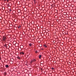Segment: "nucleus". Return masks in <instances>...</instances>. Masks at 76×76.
Instances as JSON below:
<instances>
[{
	"instance_id": "f257e3e1",
	"label": "nucleus",
	"mask_w": 76,
	"mask_h": 76,
	"mask_svg": "<svg viewBox=\"0 0 76 76\" xmlns=\"http://www.w3.org/2000/svg\"><path fill=\"white\" fill-rule=\"evenodd\" d=\"M5 67L7 68L9 67V65H5Z\"/></svg>"
},
{
	"instance_id": "f03ea898",
	"label": "nucleus",
	"mask_w": 76,
	"mask_h": 76,
	"mask_svg": "<svg viewBox=\"0 0 76 76\" xmlns=\"http://www.w3.org/2000/svg\"><path fill=\"white\" fill-rule=\"evenodd\" d=\"M41 57H42V56H41V55H39V58H41Z\"/></svg>"
},
{
	"instance_id": "7ed1b4c3",
	"label": "nucleus",
	"mask_w": 76,
	"mask_h": 76,
	"mask_svg": "<svg viewBox=\"0 0 76 76\" xmlns=\"http://www.w3.org/2000/svg\"><path fill=\"white\" fill-rule=\"evenodd\" d=\"M44 47H45L46 48H47V46L45 45H44Z\"/></svg>"
},
{
	"instance_id": "20e7f679",
	"label": "nucleus",
	"mask_w": 76,
	"mask_h": 76,
	"mask_svg": "<svg viewBox=\"0 0 76 76\" xmlns=\"http://www.w3.org/2000/svg\"><path fill=\"white\" fill-rule=\"evenodd\" d=\"M29 46H30V47H31L32 46V44L31 43H30L29 44Z\"/></svg>"
},
{
	"instance_id": "39448f33",
	"label": "nucleus",
	"mask_w": 76,
	"mask_h": 76,
	"mask_svg": "<svg viewBox=\"0 0 76 76\" xmlns=\"http://www.w3.org/2000/svg\"><path fill=\"white\" fill-rule=\"evenodd\" d=\"M17 58H18V59H20V57H19V56H18L17 57Z\"/></svg>"
},
{
	"instance_id": "423d86ee",
	"label": "nucleus",
	"mask_w": 76,
	"mask_h": 76,
	"mask_svg": "<svg viewBox=\"0 0 76 76\" xmlns=\"http://www.w3.org/2000/svg\"><path fill=\"white\" fill-rule=\"evenodd\" d=\"M21 54H24V53H23V52H21Z\"/></svg>"
},
{
	"instance_id": "0eeeda50",
	"label": "nucleus",
	"mask_w": 76,
	"mask_h": 76,
	"mask_svg": "<svg viewBox=\"0 0 76 76\" xmlns=\"http://www.w3.org/2000/svg\"><path fill=\"white\" fill-rule=\"evenodd\" d=\"M21 26H19V27H18V28H20Z\"/></svg>"
},
{
	"instance_id": "6e6552de",
	"label": "nucleus",
	"mask_w": 76,
	"mask_h": 76,
	"mask_svg": "<svg viewBox=\"0 0 76 76\" xmlns=\"http://www.w3.org/2000/svg\"><path fill=\"white\" fill-rule=\"evenodd\" d=\"M52 70H54V68H52Z\"/></svg>"
},
{
	"instance_id": "1a4fd4ad",
	"label": "nucleus",
	"mask_w": 76,
	"mask_h": 76,
	"mask_svg": "<svg viewBox=\"0 0 76 76\" xmlns=\"http://www.w3.org/2000/svg\"><path fill=\"white\" fill-rule=\"evenodd\" d=\"M34 61H36V60H35V59H34Z\"/></svg>"
},
{
	"instance_id": "9d476101",
	"label": "nucleus",
	"mask_w": 76,
	"mask_h": 76,
	"mask_svg": "<svg viewBox=\"0 0 76 76\" xmlns=\"http://www.w3.org/2000/svg\"><path fill=\"white\" fill-rule=\"evenodd\" d=\"M35 53H38V52H37V51H36V52H35Z\"/></svg>"
},
{
	"instance_id": "9b49d317",
	"label": "nucleus",
	"mask_w": 76,
	"mask_h": 76,
	"mask_svg": "<svg viewBox=\"0 0 76 76\" xmlns=\"http://www.w3.org/2000/svg\"><path fill=\"white\" fill-rule=\"evenodd\" d=\"M11 11H12V10H10V12H11Z\"/></svg>"
},
{
	"instance_id": "f8f14e48",
	"label": "nucleus",
	"mask_w": 76,
	"mask_h": 76,
	"mask_svg": "<svg viewBox=\"0 0 76 76\" xmlns=\"http://www.w3.org/2000/svg\"><path fill=\"white\" fill-rule=\"evenodd\" d=\"M5 47H7V46L5 45Z\"/></svg>"
},
{
	"instance_id": "ddd939ff",
	"label": "nucleus",
	"mask_w": 76,
	"mask_h": 76,
	"mask_svg": "<svg viewBox=\"0 0 76 76\" xmlns=\"http://www.w3.org/2000/svg\"><path fill=\"white\" fill-rule=\"evenodd\" d=\"M1 58H0V60H1Z\"/></svg>"
},
{
	"instance_id": "4468645a",
	"label": "nucleus",
	"mask_w": 76,
	"mask_h": 76,
	"mask_svg": "<svg viewBox=\"0 0 76 76\" xmlns=\"http://www.w3.org/2000/svg\"><path fill=\"white\" fill-rule=\"evenodd\" d=\"M5 0V1H6V0Z\"/></svg>"
}]
</instances>
